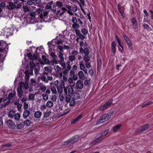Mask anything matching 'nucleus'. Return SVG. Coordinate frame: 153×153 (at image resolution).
<instances>
[{
	"instance_id": "f257e3e1",
	"label": "nucleus",
	"mask_w": 153,
	"mask_h": 153,
	"mask_svg": "<svg viewBox=\"0 0 153 153\" xmlns=\"http://www.w3.org/2000/svg\"><path fill=\"white\" fill-rule=\"evenodd\" d=\"M48 11H46L40 8L37 9L36 11V14L42 20L45 21V19L48 17Z\"/></svg>"
},
{
	"instance_id": "f03ea898",
	"label": "nucleus",
	"mask_w": 153,
	"mask_h": 153,
	"mask_svg": "<svg viewBox=\"0 0 153 153\" xmlns=\"http://www.w3.org/2000/svg\"><path fill=\"white\" fill-rule=\"evenodd\" d=\"M113 113V111H111L107 114H104L97 121V124L99 125L107 121L111 117Z\"/></svg>"
},
{
	"instance_id": "7ed1b4c3",
	"label": "nucleus",
	"mask_w": 153,
	"mask_h": 153,
	"mask_svg": "<svg viewBox=\"0 0 153 153\" xmlns=\"http://www.w3.org/2000/svg\"><path fill=\"white\" fill-rule=\"evenodd\" d=\"M8 116L10 118H14L15 120L19 121L20 119L21 115L19 113H16L15 111L13 109H11L8 113Z\"/></svg>"
},
{
	"instance_id": "20e7f679",
	"label": "nucleus",
	"mask_w": 153,
	"mask_h": 153,
	"mask_svg": "<svg viewBox=\"0 0 153 153\" xmlns=\"http://www.w3.org/2000/svg\"><path fill=\"white\" fill-rule=\"evenodd\" d=\"M21 7V4H18L16 6L12 2H9L8 5L7 6V8L9 10H12L15 8L19 9Z\"/></svg>"
},
{
	"instance_id": "39448f33",
	"label": "nucleus",
	"mask_w": 153,
	"mask_h": 153,
	"mask_svg": "<svg viewBox=\"0 0 153 153\" xmlns=\"http://www.w3.org/2000/svg\"><path fill=\"white\" fill-rule=\"evenodd\" d=\"M112 100H110L106 102L103 105L101 106L100 108V111H103L111 105L112 103Z\"/></svg>"
},
{
	"instance_id": "423d86ee",
	"label": "nucleus",
	"mask_w": 153,
	"mask_h": 153,
	"mask_svg": "<svg viewBox=\"0 0 153 153\" xmlns=\"http://www.w3.org/2000/svg\"><path fill=\"white\" fill-rule=\"evenodd\" d=\"M79 139V136L78 135L75 136L68 140L65 142V144H68L70 143H72L77 141Z\"/></svg>"
},
{
	"instance_id": "0eeeda50",
	"label": "nucleus",
	"mask_w": 153,
	"mask_h": 153,
	"mask_svg": "<svg viewBox=\"0 0 153 153\" xmlns=\"http://www.w3.org/2000/svg\"><path fill=\"white\" fill-rule=\"evenodd\" d=\"M7 123L9 127L11 129H14L16 126L13 121L11 120H9L7 121Z\"/></svg>"
},
{
	"instance_id": "6e6552de",
	"label": "nucleus",
	"mask_w": 153,
	"mask_h": 153,
	"mask_svg": "<svg viewBox=\"0 0 153 153\" xmlns=\"http://www.w3.org/2000/svg\"><path fill=\"white\" fill-rule=\"evenodd\" d=\"M79 52L80 53H83L85 55H88L90 53L89 49L87 47H85L84 48H79Z\"/></svg>"
},
{
	"instance_id": "1a4fd4ad",
	"label": "nucleus",
	"mask_w": 153,
	"mask_h": 153,
	"mask_svg": "<svg viewBox=\"0 0 153 153\" xmlns=\"http://www.w3.org/2000/svg\"><path fill=\"white\" fill-rule=\"evenodd\" d=\"M83 82L81 80H78L76 83V87L77 89H81L83 87Z\"/></svg>"
},
{
	"instance_id": "9d476101",
	"label": "nucleus",
	"mask_w": 153,
	"mask_h": 153,
	"mask_svg": "<svg viewBox=\"0 0 153 153\" xmlns=\"http://www.w3.org/2000/svg\"><path fill=\"white\" fill-rule=\"evenodd\" d=\"M64 90L65 94L66 95L65 99V101L67 102H68L71 100V95L68 94L67 89L66 87L64 88Z\"/></svg>"
},
{
	"instance_id": "9b49d317",
	"label": "nucleus",
	"mask_w": 153,
	"mask_h": 153,
	"mask_svg": "<svg viewBox=\"0 0 153 153\" xmlns=\"http://www.w3.org/2000/svg\"><path fill=\"white\" fill-rule=\"evenodd\" d=\"M19 86L22 88L23 87L25 89H27L29 88L28 83L26 81L25 82H21L19 84Z\"/></svg>"
},
{
	"instance_id": "f8f14e48",
	"label": "nucleus",
	"mask_w": 153,
	"mask_h": 153,
	"mask_svg": "<svg viewBox=\"0 0 153 153\" xmlns=\"http://www.w3.org/2000/svg\"><path fill=\"white\" fill-rule=\"evenodd\" d=\"M6 4L4 2L0 1V17L3 16L2 11L5 7Z\"/></svg>"
},
{
	"instance_id": "ddd939ff",
	"label": "nucleus",
	"mask_w": 153,
	"mask_h": 153,
	"mask_svg": "<svg viewBox=\"0 0 153 153\" xmlns=\"http://www.w3.org/2000/svg\"><path fill=\"white\" fill-rule=\"evenodd\" d=\"M64 86V83L62 82L58 87H56L57 91L59 94L62 93L63 91V88Z\"/></svg>"
},
{
	"instance_id": "4468645a",
	"label": "nucleus",
	"mask_w": 153,
	"mask_h": 153,
	"mask_svg": "<svg viewBox=\"0 0 153 153\" xmlns=\"http://www.w3.org/2000/svg\"><path fill=\"white\" fill-rule=\"evenodd\" d=\"M111 51L114 55L116 52V44L114 41H113L111 43Z\"/></svg>"
},
{
	"instance_id": "2eb2a0df",
	"label": "nucleus",
	"mask_w": 153,
	"mask_h": 153,
	"mask_svg": "<svg viewBox=\"0 0 153 153\" xmlns=\"http://www.w3.org/2000/svg\"><path fill=\"white\" fill-rule=\"evenodd\" d=\"M73 87L69 86L67 88H66L67 89V92L68 94H70V95H72L74 94V89L73 88Z\"/></svg>"
},
{
	"instance_id": "dca6fc26",
	"label": "nucleus",
	"mask_w": 153,
	"mask_h": 153,
	"mask_svg": "<svg viewBox=\"0 0 153 153\" xmlns=\"http://www.w3.org/2000/svg\"><path fill=\"white\" fill-rule=\"evenodd\" d=\"M7 46V44L5 42L0 41V52L4 50Z\"/></svg>"
},
{
	"instance_id": "f3484780",
	"label": "nucleus",
	"mask_w": 153,
	"mask_h": 153,
	"mask_svg": "<svg viewBox=\"0 0 153 153\" xmlns=\"http://www.w3.org/2000/svg\"><path fill=\"white\" fill-rule=\"evenodd\" d=\"M78 75L79 78L82 80H84L85 78V75L83 72L82 71H80L78 72Z\"/></svg>"
},
{
	"instance_id": "a211bd4d",
	"label": "nucleus",
	"mask_w": 153,
	"mask_h": 153,
	"mask_svg": "<svg viewBox=\"0 0 153 153\" xmlns=\"http://www.w3.org/2000/svg\"><path fill=\"white\" fill-rule=\"evenodd\" d=\"M17 94L19 98L21 97L23 94L22 88L19 86L17 89Z\"/></svg>"
},
{
	"instance_id": "6ab92c4d",
	"label": "nucleus",
	"mask_w": 153,
	"mask_h": 153,
	"mask_svg": "<svg viewBox=\"0 0 153 153\" xmlns=\"http://www.w3.org/2000/svg\"><path fill=\"white\" fill-rule=\"evenodd\" d=\"M103 140V139L101 136H100L91 143V144L93 145H95L97 143Z\"/></svg>"
},
{
	"instance_id": "aec40b11",
	"label": "nucleus",
	"mask_w": 153,
	"mask_h": 153,
	"mask_svg": "<svg viewBox=\"0 0 153 153\" xmlns=\"http://www.w3.org/2000/svg\"><path fill=\"white\" fill-rule=\"evenodd\" d=\"M133 28L136 29L137 27V23L135 17H133L131 19Z\"/></svg>"
},
{
	"instance_id": "412c9836",
	"label": "nucleus",
	"mask_w": 153,
	"mask_h": 153,
	"mask_svg": "<svg viewBox=\"0 0 153 153\" xmlns=\"http://www.w3.org/2000/svg\"><path fill=\"white\" fill-rule=\"evenodd\" d=\"M30 114V111L27 110H25L23 112V117L24 119H27Z\"/></svg>"
},
{
	"instance_id": "4be33fe9",
	"label": "nucleus",
	"mask_w": 153,
	"mask_h": 153,
	"mask_svg": "<svg viewBox=\"0 0 153 153\" xmlns=\"http://www.w3.org/2000/svg\"><path fill=\"white\" fill-rule=\"evenodd\" d=\"M54 70L56 72L58 73H59L60 74H62V73L61 72L62 69L58 65H56L55 67Z\"/></svg>"
},
{
	"instance_id": "5701e85b",
	"label": "nucleus",
	"mask_w": 153,
	"mask_h": 153,
	"mask_svg": "<svg viewBox=\"0 0 153 153\" xmlns=\"http://www.w3.org/2000/svg\"><path fill=\"white\" fill-rule=\"evenodd\" d=\"M42 115V113L41 111H38L35 112L34 114V116L37 118H40Z\"/></svg>"
},
{
	"instance_id": "b1692460",
	"label": "nucleus",
	"mask_w": 153,
	"mask_h": 153,
	"mask_svg": "<svg viewBox=\"0 0 153 153\" xmlns=\"http://www.w3.org/2000/svg\"><path fill=\"white\" fill-rule=\"evenodd\" d=\"M58 57L60 59V60H58V61H61L63 62L64 61V58L63 57V54L61 51H59Z\"/></svg>"
},
{
	"instance_id": "393cba45",
	"label": "nucleus",
	"mask_w": 153,
	"mask_h": 153,
	"mask_svg": "<svg viewBox=\"0 0 153 153\" xmlns=\"http://www.w3.org/2000/svg\"><path fill=\"white\" fill-rule=\"evenodd\" d=\"M68 82L69 84V86L74 87L75 85V83L73 82L72 78L70 77L68 79Z\"/></svg>"
},
{
	"instance_id": "a878e982",
	"label": "nucleus",
	"mask_w": 153,
	"mask_h": 153,
	"mask_svg": "<svg viewBox=\"0 0 153 153\" xmlns=\"http://www.w3.org/2000/svg\"><path fill=\"white\" fill-rule=\"evenodd\" d=\"M30 20H34L35 19L36 17L38 16V15L36 14V12L35 13L31 12L30 13Z\"/></svg>"
},
{
	"instance_id": "bb28decb",
	"label": "nucleus",
	"mask_w": 153,
	"mask_h": 153,
	"mask_svg": "<svg viewBox=\"0 0 153 153\" xmlns=\"http://www.w3.org/2000/svg\"><path fill=\"white\" fill-rule=\"evenodd\" d=\"M115 39L118 43L119 46L120 47L122 48L123 50V46L122 45L121 41L118 36L116 35L115 36Z\"/></svg>"
},
{
	"instance_id": "cd10ccee",
	"label": "nucleus",
	"mask_w": 153,
	"mask_h": 153,
	"mask_svg": "<svg viewBox=\"0 0 153 153\" xmlns=\"http://www.w3.org/2000/svg\"><path fill=\"white\" fill-rule=\"evenodd\" d=\"M32 124V122L30 120H27L25 121L24 122V125L27 126H30V125Z\"/></svg>"
},
{
	"instance_id": "c85d7f7f",
	"label": "nucleus",
	"mask_w": 153,
	"mask_h": 153,
	"mask_svg": "<svg viewBox=\"0 0 153 153\" xmlns=\"http://www.w3.org/2000/svg\"><path fill=\"white\" fill-rule=\"evenodd\" d=\"M44 68L45 71L49 73H51L52 71V68L50 66L45 67Z\"/></svg>"
},
{
	"instance_id": "c756f323",
	"label": "nucleus",
	"mask_w": 153,
	"mask_h": 153,
	"mask_svg": "<svg viewBox=\"0 0 153 153\" xmlns=\"http://www.w3.org/2000/svg\"><path fill=\"white\" fill-rule=\"evenodd\" d=\"M121 125L120 124H119L114 126L112 130L114 132L117 131L121 127Z\"/></svg>"
},
{
	"instance_id": "7c9ffc66",
	"label": "nucleus",
	"mask_w": 153,
	"mask_h": 153,
	"mask_svg": "<svg viewBox=\"0 0 153 153\" xmlns=\"http://www.w3.org/2000/svg\"><path fill=\"white\" fill-rule=\"evenodd\" d=\"M109 131V129H107L103 131L102 133L100 134V135H101V136L102 137L105 136L108 133Z\"/></svg>"
},
{
	"instance_id": "2f4dec72",
	"label": "nucleus",
	"mask_w": 153,
	"mask_h": 153,
	"mask_svg": "<svg viewBox=\"0 0 153 153\" xmlns=\"http://www.w3.org/2000/svg\"><path fill=\"white\" fill-rule=\"evenodd\" d=\"M79 65L80 69L81 70H84L85 68V67L83 64V62L82 61H80L79 62Z\"/></svg>"
},
{
	"instance_id": "473e14b6",
	"label": "nucleus",
	"mask_w": 153,
	"mask_h": 153,
	"mask_svg": "<svg viewBox=\"0 0 153 153\" xmlns=\"http://www.w3.org/2000/svg\"><path fill=\"white\" fill-rule=\"evenodd\" d=\"M53 103L51 101H48L46 104V106L48 108H51L53 105Z\"/></svg>"
},
{
	"instance_id": "72a5a7b5",
	"label": "nucleus",
	"mask_w": 153,
	"mask_h": 153,
	"mask_svg": "<svg viewBox=\"0 0 153 153\" xmlns=\"http://www.w3.org/2000/svg\"><path fill=\"white\" fill-rule=\"evenodd\" d=\"M35 100V95L33 94H31L29 95L28 100L30 101H33Z\"/></svg>"
},
{
	"instance_id": "f704fd0d",
	"label": "nucleus",
	"mask_w": 153,
	"mask_h": 153,
	"mask_svg": "<svg viewBox=\"0 0 153 153\" xmlns=\"http://www.w3.org/2000/svg\"><path fill=\"white\" fill-rule=\"evenodd\" d=\"M90 57L88 55H85L83 57V59L85 62H88L90 60Z\"/></svg>"
},
{
	"instance_id": "c9c22d12",
	"label": "nucleus",
	"mask_w": 153,
	"mask_h": 153,
	"mask_svg": "<svg viewBox=\"0 0 153 153\" xmlns=\"http://www.w3.org/2000/svg\"><path fill=\"white\" fill-rule=\"evenodd\" d=\"M123 36L127 44H129L130 42H131L127 36L123 35Z\"/></svg>"
},
{
	"instance_id": "e433bc0d",
	"label": "nucleus",
	"mask_w": 153,
	"mask_h": 153,
	"mask_svg": "<svg viewBox=\"0 0 153 153\" xmlns=\"http://www.w3.org/2000/svg\"><path fill=\"white\" fill-rule=\"evenodd\" d=\"M24 124L22 123H21L17 125L16 127L17 129H21L24 127Z\"/></svg>"
},
{
	"instance_id": "4c0bfd02",
	"label": "nucleus",
	"mask_w": 153,
	"mask_h": 153,
	"mask_svg": "<svg viewBox=\"0 0 153 153\" xmlns=\"http://www.w3.org/2000/svg\"><path fill=\"white\" fill-rule=\"evenodd\" d=\"M29 65L30 69H33V68L35 67L36 65L33 61H30L29 62Z\"/></svg>"
},
{
	"instance_id": "58836bf2",
	"label": "nucleus",
	"mask_w": 153,
	"mask_h": 153,
	"mask_svg": "<svg viewBox=\"0 0 153 153\" xmlns=\"http://www.w3.org/2000/svg\"><path fill=\"white\" fill-rule=\"evenodd\" d=\"M59 97L60 101L61 102L63 101L64 98L63 94L62 93L59 94Z\"/></svg>"
},
{
	"instance_id": "ea45409f",
	"label": "nucleus",
	"mask_w": 153,
	"mask_h": 153,
	"mask_svg": "<svg viewBox=\"0 0 153 153\" xmlns=\"http://www.w3.org/2000/svg\"><path fill=\"white\" fill-rule=\"evenodd\" d=\"M40 87L42 91L43 92H44L46 91L47 88L44 85H41Z\"/></svg>"
},
{
	"instance_id": "a19ab883",
	"label": "nucleus",
	"mask_w": 153,
	"mask_h": 153,
	"mask_svg": "<svg viewBox=\"0 0 153 153\" xmlns=\"http://www.w3.org/2000/svg\"><path fill=\"white\" fill-rule=\"evenodd\" d=\"M51 113V112L50 111H47L44 113L43 116L44 117H48L49 116Z\"/></svg>"
},
{
	"instance_id": "79ce46f5",
	"label": "nucleus",
	"mask_w": 153,
	"mask_h": 153,
	"mask_svg": "<svg viewBox=\"0 0 153 153\" xmlns=\"http://www.w3.org/2000/svg\"><path fill=\"white\" fill-rule=\"evenodd\" d=\"M51 88L53 94H56V93L57 91L56 88L54 86H51Z\"/></svg>"
},
{
	"instance_id": "37998d69",
	"label": "nucleus",
	"mask_w": 153,
	"mask_h": 153,
	"mask_svg": "<svg viewBox=\"0 0 153 153\" xmlns=\"http://www.w3.org/2000/svg\"><path fill=\"white\" fill-rule=\"evenodd\" d=\"M75 100L74 98H72L70 100V105L71 106H74L75 104Z\"/></svg>"
},
{
	"instance_id": "c03bdc74",
	"label": "nucleus",
	"mask_w": 153,
	"mask_h": 153,
	"mask_svg": "<svg viewBox=\"0 0 153 153\" xmlns=\"http://www.w3.org/2000/svg\"><path fill=\"white\" fill-rule=\"evenodd\" d=\"M79 25L77 24V23H73V24L72 25V28L74 29H76V28H79Z\"/></svg>"
},
{
	"instance_id": "a18cd8bd",
	"label": "nucleus",
	"mask_w": 153,
	"mask_h": 153,
	"mask_svg": "<svg viewBox=\"0 0 153 153\" xmlns=\"http://www.w3.org/2000/svg\"><path fill=\"white\" fill-rule=\"evenodd\" d=\"M56 6L59 7H61L63 6V4L61 2L57 1L56 2Z\"/></svg>"
},
{
	"instance_id": "49530a36",
	"label": "nucleus",
	"mask_w": 153,
	"mask_h": 153,
	"mask_svg": "<svg viewBox=\"0 0 153 153\" xmlns=\"http://www.w3.org/2000/svg\"><path fill=\"white\" fill-rule=\"evenodd\" d=\"M152 101H150L146 103V104H143L141 106V107L142 108H144L145 107H146L149 105L150 104H152Z\"/></svg>"
},
{
	"instance_id": "de8ad7c7",
	"label": "nucleus",
	"mask_w": 153,
	"mask_h": 153,
	"mask_svg": "<svg viewBox=\"0 0 153 153\" xmlns=\"http://www.w3.org/2000/svg\"><path fill=\"white\" fill-rule=\"evenodd\" d=\"M69 59L71 62L73 61L75 59V56L74 55H71L69 56Z\"/></svg>"
},
{
	"instance_id": "09e8293b",
	"label": "nucleus",
	"mask_w": 153,
	"mask_h": 153,
	"mask_svg": "<svg viewBox=\"0 0 153 153\" xmlns=\"http://www.w3.org/2000/svg\"><path fill=\"white\" fill-rule=\"evenodd\" d=\"M43 99L45 100H47L48 99V96L45 94H42Z\"/></svg>"
},
{
	"instance_id": "8fccbe9b",
	"label": "nucleus",
	"mask_w": 153,
	"mask_h": 153,
	"mask_svg": "<svg viewBox=\"0 0 153 153\" xmlns=\"http://www.w3.org/2000/svg\"><path fill=\"white\" fill-rule=\"evenodd\" d=\"M143 13L145 15L144 16L145 17L144 19H147L148 18V16H149V15L146 10H143Z\"/></svg>"
},
{
	"instance_id": "3c124183",
	"label": "nucleus",
	"mask_w": 153,
	"mask_h": 153,
	"mask_svg": "<svg viewBox=\"0 0 153 153\" xmlns=\"http://www.w3.org/2000/svg\"><path fill=\"white\" fill-rule=\"evenodd\" d=\"M59 63L60 64V65H61V66L62 67H63V69H64L65 68V62L64 61H63V62L60 61H59Z\"/></svg>"
},
{
	"instance_id": "603ef678",
	"label": "nucleus",
	"mask_w": 153,
	"mask_h": 153,
	"mask_svg": "<svg viewBox=\"0 0 153 153\" xmlns=\"http://www.w3.org/2000/svg\"><path fill=\"white\" fill-rule=\"evenodd\" d=\"M23 11L25 13L28 12L29 10V9L26 6H24L23 7Z\"/></svg>"
},
{
	"instance_id": "864d4df0",
	"label": "nucleus",
	"mask_w": 153,
	"mask_h": 153,
	"mask_svg": "<svg viewBox=\"0 0 153 153\" xmlns=\"http://www.w3.org/2000/svg\"><path fill=\"white\" fill-rule=\"evenodd\" d=\"M81 32L84 35H86L88 33V31L85 28H82L81 30Z\"/></svg>"
},
{
	"instance_id": "5fc2aeb1",
	"label": "nucleus",
	"mask_w": 153,
	"mask_h": 153,
	"mask_svg": "<svg viewBox=\"0 0 153 153\" xmlns=\"http://www.w3.org/2000/svg\"><path fill=\"white\" fill-rule=\"evenodd\" d=\"M41 79L42 81H44L45 82H48V80L47 79L46 77L44 76H42L41 77Z\"/></svg>"
},
{
	"instance_id": "6e6d98bb",
	"label": "nucleus",
	"mask_w": 153,
	"mask_h": 153,
	"mask_svg": "<svg viewBox=\"0 0 153 153\" xmlns=\"http://www.w3.org/2000/svg\"><path fill=\"white\" fill-rule=\"evenodd\" d=\"M57 97L56 95H54L52 96L51 98V100L53 102H56V100Z\"/></svg>"
},
{
	"instance_id": "4d7b16f0",
	"label": "nucleus",
	"mask_w": 153,
	"mask_h": 153,
	"mask_svg": "<svg viewBox=\"0 0 153 153\" xmlns=\"http://www.w3.org/2000/svg\"><path fill=\"white\" fill-rule=\"evenodd\" d=\"M47 106L45 105H42L40 106V109L42 111H43L45 110Z\"/></svg>"
},
{
	"instance_id": "13d9d810",
	"label": "nucleus",
	"mask_w": 153,
	"mask_h": 153,
	"mask_svg": "<svg viewBox=\"0 0 153 153\" xmlns=\"http://www.w3.org/2000/svg\"><path fill=\"white\" fill-rule=\"evenodd\" d=\"M75 31L76 35L78 36H79L81 34L80 30L78 29H75Z\"/></svg>"
},
{
	"instance_id": "bf43d9fd",
	"label": "nucleus",
	"mask_w": 153,
	"mask_h": 153,
	"mask_svg": "<svg viewBox=\"0 0 153 153\" xmlns=\"http://www.w3.org/2000/svg\"><path fill=\"white\" fill-rule=\"evenodd\" d=\"M16 93H14V94H13L12 93H10L8 95V98L9 99H10L12 98V97H14Z\"/></svg>"
},
{
	"instance_id": "052dcab7",
	"label": "nucleus",
	"mask_w": 153,
	"mask_h": 153,
	"mask_svg": "<svg viewBox=\"0 0 153 153\" xmlns=\"http://www.w3.org/2000/svg\"><path fill=\"white\" fill-rule=\"evenodd\" d=\"M85 66L87 68H90L91 67V63L89 62H85Z\"/></svg>"
},
{
	"instance_id": "680f3d73",
	"label": "nucleus",
	"mask_w": 153,
	"mask_h": 153,
	"mask_svg": "<svg viewBox=\"0 0 153 153\" xmlns=\"http://www.w3.org/2000/svg\"><path fill=\"white\" fill-rule=\"evenodd\" d=\"M143 26L144 28L147 29V30H150V27H149L148 25L145 24L143 25Z\"/></svg>"
},
{
	"instance_id": "e2e57ef3",
	"label": "nucleus",
	"mask_w": 153,
	"mask_h": 153,
	"mask_svg": "<svg viewBox=\"0 0 153 153\" xmlns=\"http://www.w3.org/2000/svg\"><path fill=\"white\" fill-rule=\"evenodd\" d=\"M51 56L53 59H56L57 58V56L53 52H51Z\"/></svg>"
},
{
	"instance_id": "0e129e2a",
	"label": "nucleus",
	"mask_w": 153,
	"mask_h": 153,
	"mask_svg": "<svg viewBox=\"0 0 153 153\" xmlns=\"http://www.w3.org/2000/svg\"><path fill=\"white\" fill-rule=\"evenodd\" d=\"M42 59H43V60H44V61L46 63H48V62H49V61L48 60V59L46 56H42Z\"/></svg>"
},
{
	"instance_id": "69168bd1",
	"label": "nucleus",
	"mask_w": 153,
	"mask_h": 153,
	"mask_svg": "<svg viewBox=\"0 0 153 153\" xmlns=\"http://www.w3.org/2000/svg\"><path fill=\"white\" fill-rule=\"evenodd\" d=\"M72 10L74 12H76L77 10V7L76 6L73 7L72 8Z\"/></svg>"
},
{
	"instance_id": "338daca9",
	"label": "nucleus",
	"mask_w": 153,
	"mask_h": 153,
	"mask_svg": "<svg viewBox=\"0 0 153 153\" xmlns=\"http://www.w3.org/2000/svg\"><path fill=\"white\" fill-rule=\"evenodd\" d=\"M71 21L73 23H77V20L75 17H72Z\"/></svg>"
},
{
	"instance_id": "774afa93",
	"label": "nucleus",
	"mask_w": 153,
	"mask_h": 153,
	"mask_svg": "<svg viewBox=\"0 0 153 153\" xmlns=\"http://www.w3.org/2000/svg\"><path fill=\"white\" fill-rule=\"evenodd\" d=\"M35 74L36 75L39 74V70L37 68H35L34 69Z\"/></svg>"
}]
</instances>
